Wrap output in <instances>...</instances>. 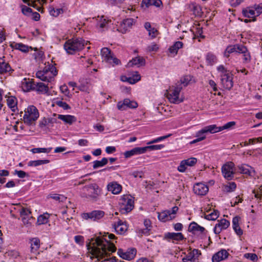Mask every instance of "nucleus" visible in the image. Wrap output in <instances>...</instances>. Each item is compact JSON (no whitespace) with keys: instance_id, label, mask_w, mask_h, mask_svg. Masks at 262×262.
<instances>
[{"instance_id":"obj_19","label":"nucleus","mask_w":262,"mask_h":262,"mask_svg":"<svg viewBox=\"0 0 262 262\" xmlns=\"http://www.w3.org/2000/svg\"><path fill=\"white\" fill-rule=\"evenodd\" d=\"M229 255L228 252L224 249H222L214 253L212 257V262H220L226 259Z\"/></svg>"},{"instance_id":"obj_50","label":"nucleus","mask_w":262,"mask_h":262,"mask_svg":"<svg viewBox=\"0 0 262 262\" xmlns=\"http://www.w3.org/2000/svg\"><path fill=\"white\" fill-rule=\"evenodd\" d=\"M236 187V185L234 182H229L227 185H224V190L226 192H230L233 191Z\"/></svg>"},{"instance_id":"obj_38","label":"nucleus","mask_w":262,"mask_h":262,"mask_svg":"<svg viewBox=\"0 0 262 262\" xmlns=\"http://www.w3.org/2000/svg\"><path fill=\"white\" fill-rule=\"evenodd\" d=\"M144 28L148 31V35L150 36L151 38H155L158 35V30L156 28L151 27L150 23L146 22L144 24Z\"/></svg>"},{"instance_id":"obj_58","label":"nucleus","mask_w":262,"mask_h":262,"mask_svg":"<svg viewBox=\"0 0 262 262\" xmlns=\"http://www.w3.org/2000/svg\"><path fill=\"white\" fill-rule=\"evenodd\" d=\"M253 192L256 198L262 199V185H257V189H255Z\"/></svg>"},{"instance_id":"obj_46","label":"nucleus","mask_w":262,"mask_h":262,"mask_svg":"<svg viewBox=\"0 0 262 262\" xmlns=\"http://www.w3.org/2000/svg\"><path fill=\"white\" fill-rule=\"evenodd\" d=\"M108 162V159L106 158H103L101 160H96L93 162V167L94 169H97L99 167H103Z\"/></svg>"},{"instance_id":"obj_16","label":"nucleus","mask_w":262,"mask_h":262,"mask_svg":"<svg viewBox=\"0 0 262 262\" xmlns=\"http://www.w3.org/2000/svg\"><path fill=\"white\" fill-rule=\"evenodd\" d=\"M209 188L203 183H196L193 185V191L198 195H205L208 192Z\"/></svg>"},{"instance_id":"obj_41","label":"nucleus","mask_w":262,"mask_h":262,"mask_svg":"<svg viewBox=\"0 0 262 262\" xmlns=\"http://www.w3.org/2000/svg\"><path fill=\"white\" fill-rule=\"evenodd\" d=\"M11 71L10 65L4 59L0 58V74L9 72Z\"/></svg>"},{"instance_id":"obj_47","label":"nucleus","mask_w":262,"mask_h":262,"mask_svg":"<svg viewBox=\"0 0 262 262\" xmlns=\"http://www.w3.org/2000/svg\"><path fill=\"white\" fill-rule=\"evenodd\" d=\"M50 14L54 17H57L60 14L63 13V10L62 8L50 7L49 8Z\"/></svg>"},{"instance_id":"obj_1","label":"nucleus","mask_w":262,"mask_h":262,"mask_svg":"<svg viewBox=\"0 0 262 262\" xmlns=\"http://www.w3.org/2000/svg\"><path fill=\"white\" fill-rule=\"evenodd\" d=\"M116 237L112 233H106L103 236H98L87 245L91 253V258L97 259V261L105 258L116 250L113 243L108 239H114Z\"/></svg>"},{"instance_id":"obj_51","label":"nucleus","mask_w":262,"mask_h":262,"mask_svg":"<svg viewBox=\"0 0 262 262\" xmlns=\"http://www.w3.org/2000/svg\"><path fill=\"white\" fill-rule=\"evenodd\" d=\"M207 133L204 128L196 133L195 137L199 139L200 141L204 140L206 137Z\"/></svg>"},{"instance_id":"obj_5","label":"nucleus","mask_w":262,"mask_h":262,"mask_svg":"<svg viewBox=\"0 0 262 262\" xmlns=\"http://www.w3.org/2000/svg\"><path fill=\"white\" fill-rule=\"evenodd\" d=\"M182 87L176 84L171 86L167 94V98L171 103L178 104L183 101V97L181 96Z\"/></svg>"},{"instance_id":"obj_57","label":"nucleus","mask_w":262,"mask_h":262,"mask_svg":"<svg viewBox=\"0 0 262 262\" xmlns=\"http://www.w3.org/2000/svg\"><path fill=\"white\" fill-rule=\"evenodd\" d=\"M50 122L54 123L53 119H46V118H42L39 122V126L40 127H44L46 126Z\"/></svg>"},{"instance_id":"obj_14","label":"nucleus","mask_w":262,"mask_h":262,"mask_svg":"<svg viewBox=\"0 0 262 262\" xmlns=\"http://www.w3.org/2000/svg\"><path fill=\"white\" fill-rule=\"evenodd\" d=\"M96 23V27L100 31H102L105 29H106L110 24H112L111 19H108L106 17L104 16H97L93 18Z\"/></svg>"},{"instance_id":"obj_49","label":"nucleus","mask_w":262,"mask_h":262,"mask_svg":"<svg viewBox=\"0 0 262 262\" xmlns=\"http://www.w3.org/2000/svg\"><path fill=\"white\" fill-rule=\"evenodd\" d=\"M206 61L208 64L213 65L217 62L216 57L212 53H208L206 55Z\"/></svg>"},{"instance_id":"obj_27","label":"nucleus","mask_w":262,"mask_h":262,"mask_svg":"<svg viewBox=\"0 0 262 262\" xmlns=\"http://www.w3.org/2000/svg\"><path fill=\"white\" fill-rule=\"evenodd\" d=\"M7 104L8 107L13 112L18 111L17 99L13 96H8L7 97Z\"/></svg>"},{"instance_id":"obj_26","label":"nucleus","mask_w":262,"mask_h":262,"mask_svg":"<svg viewBox=\"0 0 262 262\" xmlns=\"http://www.w3.org/2000/svg\"><path fill=\"white\" fill-rule=\"evenodd\" d=\"M107 189L114 194L120 193L122 190V186L116 181L109 183L107 185Z\"/></svg>"},{"instance_id":"obj_36","label":"nucleus","mask_w":262,"mask_h":262,"mask_svg":"<svg viewBox=\"0 0 262 262\" xmlns=\"http://www.w3.org/2000/svg\"><path fill=\"white\" fill-rule=\"evenodd\" d=\"M243 13L245 17L252 18V21H254L256 20L255 17L257 15H255V11L253 7H250L244 9Z\"/></svg>"},{"instance_id":"obj_23","label":"nucleus","mask_w":262,"mask_h":262,"mask_svg":"<svg viewBox=\"0 0 262 262\" xmlns=\"http://www.w3.org/2000/svg\"><path fill=\"white\" fill-rule=\"evenodd\" d=\"M164 238L168 241L173 240L177 242L182 241L185 238L181 232H167L164 234Z\"/></svg>"},{"instance_id":"obj_63","label":"nucleus","mask_w":262,"mask_h":262,"mask_svg":"<svg viewBox=\"0 0 262 262\" xmlns=\"http://www.w3.org/2000/svg\"><path fill=\"white\" fill-rule=\"evenodd\" d=\"M51 198H52L53 199L55 200L59 201H60V202H63L67 199V198L65 197L63 195L57 194H53V195H51Z\"/></svg>"},{"instance_id":"obj_39","label":"nucleus","mask_w":262,"mask_h":262,"mask_svg":"<svg viewBox=\"0 0 262 262\" xmlns=\"http://www.w3.org/2000/svg\"><path fill=\"white\" fill-rule=\"evenodd\" d=\"M183 47V43L180 41L175 42L171 47L168 49L169 52L174 56L178 54L179 49L182 48Z\"/></svg>"},{"instance_id":"obj_44","label":"nucleus","mask_w":262,"mask_h":262,"mask_svg":"<svg viewBox=\"0 0 262 262\" xmlns=\"http://www.w3.org/2000/svg\"><path fill=\"white\" fill-rule=\"evenodd\" d=\"M207 134H214L221 132L220 126L215 124H212L204 127Z\"/></svg>"},{"instance_id":"obj_35","label":"nucleus","mask_w":262,"mask_h":262,"mask_svg":"<svg viewBox=\"0 0 262 262\" xmlns=\"http://www.w3.org/2000/svg\"><path fill=\"white\" fill-rule=\"evenodd\" d=\"M144 229H138V232L141 235H148L151 228V222L149 220L145 219L144 221Z\"/></svg>"},{"instance_id":"obj_21","label":"nucleus","mask_w":262,"mask_h":262,"mask_svg":"<svg viewBox=\"0 0 262 262\" xmlns=\"http://www.w3.org/2000/svg\"><path fill=\"white\" fill-rule=\"evenodd\" d=\"M201 254L200 250L194 249L188 252L184 257L182 258L183 262H194L198 257Z\"/></svg>"},{"instance_id":"obj_33","label":"nucleus","mask_w":262,"mask_h":262,"mask_svg":"<svg viewBox=\"0 0 262 262\" xmlns=\"http://www.w3.org/2000/svg\"><path fill=\"white\" fill-rule=\"evenodd\" d=\"M23 1L28 5L36 8L39 10L41 6L46 3V0H23Z\"/></svg>"},{"instance_id":"obj_10","label":"nucleus","mask_w":262,"mask_h":262,"mask_svg":"<svg viewBox=\"0 0 262 262\" xmlns=\"http://www.w3.org/2000/svg\"><path fill=\"white\" fill-rule=\"evenodd\" d=\"M134 201L131 196L124 195L120 200V208L122 213L130 212L134 208Z\"/></svg>"},{"instance_id":"obj_20","label":"nucleus","mask_w":262,"mask_h":262,"mask_svg":"<svg viewBox=\"0 0 262 262\" xmlns=\"http://www.w3.org/2000/svg\"><path fill=\"white\" fill-rule=\"evenodd\" d=\"M138 104L136 102L131 101L129 99H125L123 102H119L117 107L120 110H124L127 108H135L137 107Z\"/></svg>"},{"instance_id":"obj_29","label":"nucleus","mask_w":262,"mask_h":262,"mask_svg":"<svg viewBox=\"0 0 262 262\" xmlns=\"http://www.w3.org/2000/svg\"><path fill=\"white\" fill-rule=\"evenodd\" d=\"M205 229L203 227L198 225L195 222H192L189 226L188 231L194 234L203 233Z\"/></svg>"},{"instance_id":"obj_18","label":"nucleus","mask_w":262,"mask_h":262,"mask_svg":"<svg viewBox=\"0 0 262 262\" xmlns=\"http://www.w3.org/2000/svg\"><path fill=\"white\" fill-rule=\"evenodd\" d=\"M113 227L116 232L119 234H124L128 229V226L126 222L118 220L116 222Z\"/></svg>"},{"instance_id":"obj_53","label":"nucleus","mask_w":262,"mask_h":262,"mask_svg":"<svg viewBox=\"0 0 262 262\" xmlns=\"http://www.w3.org/2000/svg\"><path fill=\"white\" fill-rule=\"evenodd\" d=\"M219 212L217 210H213L206 215V219L209 220H215L219 216Z\"/></svg>"},{"instance_id":"obj_17","label":"nucleus","mask_w":262,"mask_h":262,"mask_svg":"<svg viewBox=\"0 0 262 262\" xmlns=\"http://www.w3.org/2000/svg\"><path fill=\"white\" fill-rule=\"evenodd\" d=\"M20 214L24 225L27 227L31 226L34 220L31 214V212L28 210L23 209L20 212Z\"/></svg>"},{"instance_id":"obj_30","label":"nucleus","mask_w":262,"mask_h":262,"mask_svg":"<svg viewBox=\"0 0 262 262\" xmlns=\"http://www.w3.org/2000/svg\"><path fill=\"white\" fill-rule=\"evenodd\" d=\"M57 118L62 120L65 124L71 125L76 121V118L70 115H57Z\"/></svg>"},{"instance_id":"obj_48","label":"nucleus","mask_w":262,"mask_h":262,"mask_svg":"<svg viewBox=\"0 0 262 262\" xmlns=\"http://www.w3.org/2000/svg\"><path fill=\"white\" fill-rule=\"evenodd\" d=\"M216 70L221 77L225 76L226 75L231 73L229 71H228L227 69L222 64L216 68Z\"/></svg>"},{"instance_id":"obj_28","label":"nucleus","mask_w":262,"mask_h":262,"mask_svg":"<svg viewBox=\"0 0 262 262\" xmlns=\"http://www.w3.org/2000/svg\"><path fill=\"white\" fill-rule=\"evenodd\" d=\"M134 23V20L133 18H127L124 19L120 25L119 29L118 30L123 33H125Z\"/></svg>"},{"instance_id":"obj_32","label":"nucleus","mask_w":262,"mask_h":262,"mask_svg":"<svg viewBox=\"0 0 262 262\" xmlns=\"http://www.w3.org/2000/svg\"><path fill=\"white\" fill-rule=\"evenodd\" d=\"M238 168L239 172L248 176H252L255 172L254 169L248 165H240L238 166Z\"/></svg>"},{"instance_id":"obj_7","label":"nucleus","mask_w":262,"mask_h":262,"mask_svg":"<svg viewBox=\"0 0 262 262\" xmlns=\"http://www.w3.org/2000/svg\"><path fill=\"white\" fill-rule=\"evenodd\" d=\"M179 208L177 206L173 207L170 210H165L158 212V219L163 222L171 221L176 218Z\"/></svg>"},{"instance_id":"obj_25","label":"nucleus","mask_w":262,"mask_h":262,"mask_svg":"<svg viewBox=\"0 0 262 262\" xmlns=\"http://www.w3.org/2000/svg\"><path fill=\"white\" fill-rule=\"evenodd\" d=\"M232 75L230 73L221 78V83L223 87L227 90H230L233 85Z\"/></svg>"},{"instance_id":"obj_55","label":"nucleus","mask_w":262,"mask_h":262,"mask_svg":"<svg viewBox=\"0 0 262 262\" xmlns=\"http://www.w3.org/2000/svg\"><path fill=\"white\" fill-rule=\"evenodd\" d=\"M244 51L243 50V52H239V53H241L243 54V60L245 62H248L250 61L251 59V56L250 55V53L247 50V49L246 47H245Z\"/></svg>"},{"instance_id":"obj_52","label":"nucleus","mask_w":262,"mask_h":262,"mask_svg":"<svg viewBox=\"0 0 262 262\" xmlns=\"http://www.w3.org/2000/svg\"><path fill=\"white\" fill-rule=\"evenodd\" d=\"M52 148L49 147V148H34L32 149L31 151L33 153H41V152H44V153H49Z\"/></svg>"},{"instance_id":"obj_11","label":"nucleus","mask_w":262,"mask_h":262,"mask_svg":"<svg viewBox=\"0 0 262 262\" xmlns=\"http://www.w3.org/2000/svg\"><path fill=\"white\" fill-rule=\"evenodd\" d=\"M101 54L103 61L114 65L119 64L120 61L114 57L111 50L107 48H103L101 49Z\"/></svg>"},{"instance_id":"obj_56","label":"nucleus","mask_w":262,"mask_h":262,"mask_svg":"<svg viewBox=\"0 0 262 262\" xmlns=\"http://www.w3.org/2000/svg\"><path fill=\"white\" fill-rule=\"evenodd\" d=\"M164 146L163 144H158V145H149L147 146L144 147L145 149V152L147 151V149H149L150 150H160L164 148Z\"/></svg>"},{"instance_id":"obj_4","label":"nucleus","mask_w":262,"mask_h":262,"mask_svg":"<svg viewBox=\"0 0 262 262\" xmlns=\"http://www.w3.org/2000/svg\"><path fill=\"white\" fill-rule=\"evenodd\" d=\"M57 74V71L55 67L48 63L42 70L36 72V76L37 78L43 81L50 82L54 79Z\"/></svg>"},{"instance_id":"obj_24","label":"nucleus","mask_w":262,"mask_h":262,"mask_svg":"<svg viewBox=\"0 0 262 262\" xmlns=\"http://www.w3.org/2000/svg\"><path fill=\"white\" fill-rule=\"evenodd\" d=\"M144 153H145V149L144 147H137L130 150L124 152V156L125 158H129L133 156L139 155Z\"/></svg>"},{"instance_id":"obj_37","label":"nucleus","mask_w":262,"mask_h":262,"mask_svg":"<svg viewBox=\"0 0 262 262\" xmlns=\"http://www.w3.org/2000/svg\"><path fill=\"white\" fill-rule=\"evenodd\" d=\"M145 64V60L144 58L142 57L138 56L134 58H133L131 61H130L127 66L128 67L135 65L139 67L141 66H144Z\"/></svg>"},{"instance_id":"obj_8","label":"nucleus","mask_w":262,"mask_h":262,"mask_svg":"<svg viewBox=\"0 0 262 262\" xmlns=\"http://www.w3.org/2000/svg\"><path fill=\"white\" fill-rule=\"evenodd\" d=\"M104 215L105 212L100 210H95L90 212L83 213L81 215L83 219L90 220L94 222H100Z\"/></svg>"},{"instance_id":"obj_59","label":"nucleus","mask_w":262,"mask_h":262,"mask_svg":"<svg viewBox=\"0 0 262 262\" xmlns=\"http://www.w3.org/2000/svg\"><path fill=\"white\" fill-rule=\"evenodd\" d=\"M159 49V46L155 42L151 43L150 45L148 46L146 50L148 52H156Z\"/></svg>"},{"instance_id":"obj_40","label":"nucleus","mask_w":262,"mask_h":262,"mask_svg":"<svg viewBox=\"0 0 262 262\" xmlns=\"http://www.w3.org/2000/svg\"><path fill=\"white\" fill-rule=\"evenodd\" d=\"M125 79L122 78L123 81H127L130 84H135L141 79V76L137 72H135L132 76L125 77Z\"/></svg>"},{"instance_id":"obj_60","label":"nucleus","mask_w":262,"mask_h":262,"mask_svg":"<svg viewBox=\"0 0 262 262\" xmlns=\"http://www.w3.org/2000/svg\"><path fill=\"white\" fill-rule=\"evenodd\" d=\"M55 103L57 106L63 108L64 110H68L70 108L69 105L66 102L62 101L57 100Z\"/></svg>"},{"instance_id":"obj_54","label":"nucleus","mask_w":262,"mask_h":262,"mask_svg":"<svg viewBox=\"0 0 262 262\" xmlns=\"http://www.w3.org/2000/svg\"><path fill=\"white\" fill-rule=\"evenodd\" d=\"M243 257L245 258L249 259L253 262L257 261L258 260V256L255 253H246L244 254Z\"/></svg>"},{"instance_id":"obj_43","label":"nucleus","mask_w":262,"mask_h":262,"mask_svg":"<svg viewBox=\"0 0 262 262\" xmlns=\"http://www.w3.org/2000/svg\"><path fill=\"white\" fill-rule=\"evenodd\" d=\"M11 46L15 49L18 50L24 53L28 52L29 51V49L31 48V47H29L28 46L22 43L14 42L11 45Z\"/></svg>"},{"instance_id":"obj_3","label":"nucleus","mask_w":262,"mask_h":262,"mask_svg":"<svg viewBox=\"0 0 262 262\" xmlns=\"http://www.w3.org/2000/svg\"><path fill=\"white\" fill-rule=\"evenodd\" d=\"M87 42L82 38H72L64 43V49L67 53L74 54L82 50Z\"/></svg>"},{"instance_id":"obj_42","label":"nucleus","mask_w":262,"mask_h":262,"mask_svg":"<svg viewBox=\"0 0 262 262\" xmlns=\"http://www.w3.org/2000/svg\"><path fill=\"white\" fill-rule=\"evenodd\" d=\"M190 81V77L189 76L186 75L182 77L180 81H178L175 84L177 86L182 87V90L183 88H185L188 85Z\"/></svg>"},{"instance_id":"obj_45","label":"nucleus","mask_w":262,"mask_h":262,"mask_svg":"<svg viewBox=\"0 0 262 262\" xmlns=\"http://www.w3.org/2000/svg\"><path fill=\"white\" fill-rule=\"evenodd\" d=\"M50 162L47 159L30 161L28 162V166L36 167L41 165L46 164Z\"/></svg>"},{"instance_id":"obj_22","label":"nucleus","mask_w":262,"mask_h":262,"mask_svg":"<svg viewBox=\"0 0 262 262\" xmlns=\"http://www.w3.org/2000/svg\"><path fill=\"white\" fill-rule=\"evenodd\" d=\"M245 46L242 45H235L233 46H229L227 47L226 50L224 52V56L228 57L229 56L231 53L234 52H237L239 53V52H243L244 51Z\"/></svg>"},{"instance_id":"obj_15","label":"nucleus","mask_w":262,"mask_h":262,"mask_svg":"<svg viewBox=\"0 0 262 262\" xmlns=\"http://www.w3.org/2000/svg\"><path fill=\"white\" fill-rule=\"evenodd\" d=\"M230 222L226 219H223L217 220L215 224L213 231L215 234H219L223 230H226L230 226Z\"/></svg>"},{"instance_id":"obj_9","label":"nucleus","mask_w":262,"mask_h":262,"mask_svg":"<svg viewBox=\"0 0 262 262\" xmlns=\"http://www.w3.org/2000/svg\"><path fill=\"white\" fill-rule=\"evenodd\" d=\"M222 172L224 177L228 180L233 179L235 172L234 164L232 162H228L222 166Z\"/></svg>"},{"instance_id":"obj_2","label":"nucleus","mask_w":262,"mask_h":262,"mask_svg":"<svg viewBox=\"0 0 262 262\" xmlns=\"http://www.w3.org/2000/svg\"><path fill=\"white\" fill-rule=\"evenodd\" d=\"M101 189L96 184H91L82 187L80 195L93 202L97 201L101 195Z\"/></svg>"},{"instance_id":"obj_64","label":"nucleus","mask_w":262,"mask_h":262,"mask_svg":"<svg viewBox=\"0 0 262 262\" xmlns=\"http://www.w3.org/2000/svg\"><path fill=\"white\" fill-rule=\"evenodd\" d=\"M253 7L255 11V15H257V16L262 13V4L255 5Z\"/></svg>"},{"instance_id":"obj_12","label":"nucleus","mask_w":262,"mask_h":262,"mask_svg":"<svg viewBox=\"0 0 262 262\" xmlns=\"http://www.w3.org/2000/svg\"><path fill=\"white\" fill-rule=\"evenodd\" d=\"M137 253V250L134 248H128L125 250L122 248H119L117 251L118 255L121 258L126 260H130L133 259Z\"/></svg>"},{"instance_id":"obj_34","label":"nucleus","mask_w":262,"mask_h":262,"mask_svg":"<svg viewBox=\"0 0 262 262\" xmlns=\"http://www.w3.org/2000/svg\"><path fill=\"white\" fill-rule=\"evenodd\" d=\"M50 216V214L47 212L39 215L37 219L36 225L40 226L49 223Z\"/></svg>"},{"instance_id":"obj_6","label":"nucleus","mask_w":262,"mask_h":262,"mask_svg":"<svg viewBox=\"0 0 262 262\" xmlns=\"http://www.w3.org/2000/svg\"><path fill=\"white\" fill-rule=\"evenodd\" d=\"M39 116L37 108L34 105H30L25 109L23 119L25 123L31 124L38 118Z\"/></svg>"},{"instance_id":"obj_31","label":"nucleus","mask_w":262,"mask_h":262,"mask_svg":"<svg viewBox=\"0 0 262 262\" xmlns=\"http://www.w3.org/2000/svg\"><path fill=\"white\" fill-rule=\"evenodd\" d=\"M30 245V251L31 253H35L39 249L40 243L39 238L34 237L30 239L29 242Z\"/></svg>"},{"instance_id":"obj_13","label":"nucleus","mask_w":262,"mask_h":262,"mask_svg":"<svg viewBox=\"0 0 262 262\" xmlns=\"http://www.w3.org/2000/svg\"><path fill=\"white\" fill-rule=\"evenodd\" d=\"M25 84L26 85V91L33 89L38 93L46 94L49 90L48 85L42 82H34L32 84L30 82H26Z\"/></svg>"},{"instance_id":"obj_62","label":"nucleus","mask_w":262,"mask_h":262,"mask_svg":"<svg viewBox=\"0 0 262 262\" xmlns=\"http://www.w3.org/2000/svg\"><path fill=\"white\" fill-rule=\"evenodd\" d=\"M60 92L65 96L70 97V92L66 84H63L60 86Z\"/></svg>"},{"instance_id":"obj_61","label":"nucleus","mask_w":262,"mask_h":262,"mask_svg":"<svg viewBox=\"0 0 262 262\" xmlns=\"http://www.w3.org/2000/svg\"><path fill=\"white\" fill-rule=\"evenodd\" d=\"M184 161L185 162V164L187 166H192L196 164L197 159L195 158H190L186 160H184Z\"/></svg>"}]
</instances>
